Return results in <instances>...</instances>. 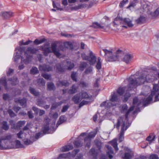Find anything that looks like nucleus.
I'll list each match as a JSON object with an SVG mask.
<instances>
[{
    "instance_id": "nucleus-49",
    "label": "nucleus",
    "mask_w": 159,
    "mask_h": 159,
    "mask_svg": "<svg viewBox=\"0 0 159 159\" xmlns=\"http://www.w3.org/2000/svg\"><path fill=\"white\" fill-rule=\"evenodd\" d=\"M30 73L32 74H35L39 72L37 68L36 67H33L30 70Z\"/></svg>"
},
{
    "instance_id": "nucleus-46",
    "label": "nucleus",
    "mask_w": 159,
    "mask_h": 159,
    "mask_svg": "<svg viewBox=\"0 0 159 159\" xmlns=\"http://www.w3.org/2000/svg\"><path fill=\"white\" fill-rule=\"evenodd\" d=\"M111 145L114 147L116 151L118 150V148L117 147V144L116 141L115 140L111 142Z\"/></svg>"
},
{
    "instance_id": "nucleus-37",
    "label": "nucleus",
    "mask_w": 159,
    "mask_h": 159,
    "mask_svg": "<svg viewBox=\"0 0 159 159\" xmlns=\"http://www.w3.org/2000/svg\"><path fill=\"white\" fill-rule=\"evenodd\" d=\"M30 91L31 93L35 96H38L39 95V93L36 91V90L33 88L30 87Z\"/></svg>"
},
{
    "instance_id": "nucleus-20",
    "label": "nucleus",
    "mask_w": 159,
    "mask_h": 159,
    "mask_svg": "<svg viewBox=\"0 0 159 159\" xmlns=\"http://www.w3.org/2000/svg\"><path fill=\"white\" fill-rule=\"evenodd\" d=\"M13 13L11 12H5L2 13V16L5 19L10 18L12 16Z\"/></svg>"
},
{
    "instance_id": "nucleus-57",
    "label": "nucleus",
    "mask_w": 159,
    "mask_h": 159,
    "mask_svg": "<svg viewBox=\"0 0 159 159\" xmlns=\"http://www.w3.org/2000/svg\"><path fill=\"white\" fill-rule=\"evenodd\" d=\"M77 76V73L75 72L72 73L71 75V78L74 81H76V77Z\"/></svg>"
},
{
    "instance_id": "nucleus-30",
    "label": "nucleus",
    "mask_w": 159,
    "mask_h": 159,
    "mask_svg": "<svg viewBox=\"0 0 159 159\" xmlns=\"http://www.w3.org/2000/svg\"><path fill=\"white\" fill-rule=\"evenodd\" d=\"M15 101L16 102H19L20 105L23 107H25L26 106V101L25 98H23L22 99L19 100H18L16 99Z\"/></svg>"
},
{
    "instance_id": "nucleus-36",
    "label": "nucleus",
    "mask_w": 159,
    "mask_h": 159,
    "mask_svg": "<svg viewBox=\"0 0 159 159\" xmlns=\"http://www.w3.org/2000/svg\"><path fill=\"white\" fill-rule=\"evenodd\" d=\"M92 27L94 28H103L104 26L103 25H101L97 22H95L93 23Z\"/></svg>"
},
{
    "instance_id": "nucleus-47",
    "label": "nucleus",
    "mask_w": 159,
    "mask_h": 159,
    "mask_svg": "<svg viewBox=\"0 0 159 159\" xmlns=\"http://www.w3.org/2000/svg\"><path fill=\"white\" fill-rule=\"evenodd\" d=\"M45 39H43L40 40H38L37 39H36L34 42V44H39L42 43L44 42Z\"/></svg>"
},
{
    "instance_id": "nucleus-42",
    "label": "nucleus",
    "mask_w": 159,
    "mask_h": 159,
    "mask_svg": "<svg viewBox=\"0 0 159 159\" xmlns=\"http://www.w3.org/2000/svg\"><path fill=\"white\" fill-rule=\"evenodd\" d=\"M53 6L54 8H56L57 10L61 11L62 9L60 7V4L59 3L55 4L54 1H53Z\"/></svg>"
},
{
    "instance_id": "nucleus-52",
    "label": "nucleus",
    "mask_w": 159,
    "mask_h": 159,
    "mask_svg": "<svg viewBox=\"0 0 159 159\" xmlns=\"http://www.w3.org/2000/svg\"><path fill=\"white\" fill-rule=\"evenodd\" d=\"M57 71L60 72H63L64 70V69L59 64H57L56 65Z\"/></svg>"
},
{
    "instance_id": "nucleus-15",
    "label": "nucleus",
    "mask_w": 159,
    "mask_h": 159,
    "mask_svg": "<svg viewBox=\"0 0 159 159\" xmlns=\"http://www.w3.org/2000/svg\"><path fill=\"white\" fill-rule=\"evenodd\" d=\"M133 57L132 55L126 54H125L123 59V61L126 63H128L131 60Z\"/></svg>"
},
{
    "instance_id": "nucleus-34",
    "label": "nucleus",
    "mask_w": 159,
    "mask_h": 159,
    "mask_svg": "<svg viewBox=\"0 0 159 159\" xmlns=\"http://www.w3.org/2000/svg\"><path fill=\"white\" fill-rule=\"evenodd\" d=\"M64 45L65 48L71 49L73 46L71 42H66L64 43Z\"/></svg>"
},
{
    "instance_id": "nucleus-27",
    "label": "nucleus",
    "mask_w": 159,
    "mask_h": 159,
    "mask_svg": "<svg viewBox=\"0 0 159 159\" xmlns=\"http://www.w3.org/2000/svg\"><path fill=\"white\" fill-rule=\"evenodd\" d=\"M146 20V18L143 16H141L139 18L136 20V22L137 24H141L145 22Z\"/></svg>"
},
{
    "instance_id": "nucleus-50",
    "label": "nucleus",
    "mask_w": 159,
    "mask_h": 159,
    "mask_svg": "<svg viewBox=\"0 0 159 159\" xmlns=\"http://www.w3.org/2000/svg\"><path fill=\"white\" fill-rule=\"evenodd\" d=\"M45 102L44 101L40 99H39L37 101L36 104L39 106H42L45 104Z\"/></svg>"
},
{
    "instance_id": "nucleus-59",
    "label": "nucleus",
    "mask_w": 159,
    "mask_h": 159,
    "mask_svg": "<svg viewBox=\"0 0 159 159\" xmlns=\"http://www.w3.org/2000/svg\"><path fill=\"white\" fill-rule=\"evenodd\" d=\"M134 106H133L131 107L126 112L125 114V117L127 118L128 116L129 113L134 109Z\"/></svg>"
},
{
    "instance_id": "nucleus-61",
    "label": "nucleus",
    "mask_w": 159,
    "mask_h": 159,
    "mask_svg": "<svg viewBox=\"0 0 159 159\" xmlns=\"http://www.w3.org/2000/svg\"><path fill=\"white\" fill-rule=\"evenodd\" d=\"M89 102L88 101L83 100L80 103L79 107H81L84 105L87 104Z\"/></svg>"
},
{
    "instance_id": "nucleus-60",
    "label": "nucleus",
    "mask_w": 159,
    "mask_h": 159,
    "mask_svg": "<svg viewBox=\"0 0 159 159\" xmlns=\"http://www.w3.org/2000/svg\"><path fill=\"white\" fill-rule=\"evenodd\" d=\"M62 103V102H60L54 103L52 105L51 108L52 109H54L56 108L57 107L61 105Z\"/></svg>"
},
{
    "instance_id": "nucleus-8",
    "label": "nucleus",
    "mask_w": 159,
    "mask_h": 159,
    "mask_svg": "<svg viewBox=\"0 0 159 159\" xmlns=\"http://www.w3.org/2000/svg\"><path fill=\"white\" fill-rule=\"evenodd\" d=\"M105 53L104 56L107 55L106 59L109 61H113L118 60V57L117 56H113L112 55V52L111 50H108L107 49H104L102 50Z\"/></svg>"
},
{
    "instance_id": "nucleus-6",
    "label": "nucleus",
    "mask_w": 159,
    "mask_h": 159,
    "mask_svg": "<svg viewBox=\"0 0 159 159\" xmlns=\"http://www.w3.org/2000/svg\"><path fill=\"white\" fill-rule=\"evenodd\" d=\"M116 21H119L121 26L125 28H127L128 26L131 27L133 26V24L132 22V21L128 18H125L123 19L117 17L115 19L114 21V23L115 24H116L115 22Z\"/></svg>"
},
{
    "instance_id": "nucleus-16",
    "label": "nucleus",
    "mask_w": 159,
    "mask_h": 159,
    "mask_svg": "<svg viewBox=\"0 0 159 159\" xmlns=\"http://www.w3.org/2000/svg\"><path fill=\"white\" fill-rule=\"evenodd\" d=\"M81 136L80 135L78 137L77 139L75 141L74 143V145L76 147H80L83 145V143L82 141L83 140V139H81Z\"/></svg>"
},
{
    "instance_id": "nucleus-13",
    "label": "nucleus",
    "mask_w": 159,
    "mask_h": 159,
    "mask_svg": "<svg viewBox=\"0 0 159 159\" xmlns=\"http://www.w3.org/2000/svg\"><path fill=\"white\" fill-rule=\"evenodd\" d=\"M22 50L20 48L19 49L17 48L16 49V53L14 54V61H16L18 59L20 58V53L22 52Z\"/></svg>"
},
{
    "instance_id": "nucleus-14",
    "label": "nucleus",
    "mask_w": 159,
    "mask_h": 159,
    "mask_svg": "<svg viewBox=\"0 0 159 159\" xmlns=\"http://www.w3.org/2000/svg\"><path fill=\"white\" fill-rule=\"evenodd\" d=\"M39 68L40 70L47 71H51L52 69V68L51 67L45 65L40 66Z\"/></svg>"
},
{
    "instance_id": "nucleus-4",
    "label": "nucleus",
    "mask_w": 159,
    "mask_h": 159,
    "mask_svg": "<svg viewBox=\"0 0 159 159\" xmlns=\"http://www.w3.org/2000/svg\"><path fill=\"white\" fill-rule=\"evenodd\" d=\"M38 50L36 48L31 47H29L25 52V55L26 56L25 60L23 59V58L21 57V61L26 64H28L31 61V56L30 54L36 53Z\"/></svg>"
},
{
    "instance_id": "nucleus-12",
    "label": "nucleus",
    "mask_w": 159,
    "mask_h": 159,
    "mask_svg": "<svg viewBox=\"0 0 159 159\" xmlns=\"http://www.w3.org/2000/svg\"><path fill=\"white\" fill-rule=\"evenodd\" d=\"M82 100V98L80 96V93H79L74 95L72 98V101L75 104L78 103Z\"/></svg>"
},
{
    "instance_id": "nucleus-39",
    "label": "nucleus",
    "mask_w": 159,
    "mask_h": 159,
    "mask_svg": "<svg viewBox=\"0 0 159 159\" xmlns=\"http://www.w3.org/2000/svg\"><path fill=\"white\" fill-rule=\"evenodd\" d=\"M74 64L73 63L70 61L67 62L66 67L68 70H71L74 67Z\"/></svg>"
},
{
    "instance_id": "nucleus-26",
    "label": "nucleus",
    "mask_w": 159,
    "mask_h": 159,
    "mask_svg": "<svg viewBox=\"0 0 159 159\" xmlns=\"http://www.w3.org/2000/svg\"><path fill=\"white\" fill-rule=\"evenodd\" d=\"M132 157V153L131 151H129L128 152H125L124 156H122V157L123 159H130Z\"/></svg>"
},
{
    "instance_id": "nucleus-11",
    "label": "nucleus",
    "mask_w": 159,
    "mask_h": 159,
    "mask_svg": "<svg viewBox=\"0 0 159 159\" xmlns=\"http://www.w3.org/2000/svg\"><path fill=\"white\" fill-rule=\"evenodd\" d=\"M88 5L85 3L79 4L77 6L71 7L70 9L72 11L77 10L79 9H82L86 8L87 7Z\"/></svg>"
},
{
    "instance_id": "nucleus-64",
    "label": "nucleus",
    "mask_w": 159,
    "mask_h": 159,
    "mask_svg": "<svg viewBox=\"0 0 159 159\" xmlns=\"http://www.w3.org/2000/svg\"><path fill=\"white\" fill-rule=\"evenodd\" d=\"M150 159H159V158L157 155L152 154L150 156Z\"/></svg>"
},
{
    "instance_id": "nucleus-9",
    "label": "nucleus",
    "mask_w": 159,
    "mask_h": 159,
    "mask_svg": "<svg viewBox=\"0 0 159 159\" xmlns=\"http://www.w3.org/2000/svg\"><path fill=\"white\" fill-rule=\"evenodd\" d=\"M11 138V135L10 134H7L2 136L0 138V149L1 150L6 149L7 146H6L5 142H2V141L8 140Z\"/></svg>"
},
{
    "instance_id": "nucleus-7",
    "label": "nucleus",
    "mask_w": 159,
    "mask_h": 159,
    "mask_svg": "<svg viewBox=\"0 0 159 159\" xmlns=\"http://www.w3.org/2000/svg\"><path fill=\"white\" fill-rule=\"evenodd\" d=\"M97 131L92 132L87 134V133H83L80 134V136L85 137L84 139V142L86 143L85 146L89 148L90 146L91 139L93 138L97 134Z\"/></svg>"
},
{
    "instance_id": "nucleus-54",
    "label": "nucleus",
    "mask_w": 159,
    "mask_h": 159,
    "mask_svg": "<svg viewBox=\"0 0 159 159\" xmlns=\"http://www.w3.org/2000/svg\"><path fill=\"white\" fill-rule=\"evenodd\" d=\"M65 117L63 116H61L59 118V120L57 123V125H60L65 120Z\"/></svg>"
},
{
    "instance_id": "nucleus-45",
    "label": "nucleus",
    "mask_w": 159,
    "mask_h": 159,
    "mask_svg": "<svg viewBox=\"0 0 159 159\" xmlns=\"http://www.w3.org/2000/svg\"><path fill=\"white\" fill-rule=\"evenodd\" d=\"M128 2L129 1L128 0H123L120 2L119 5V7L120 8H122L124 5L126 3H128Z\"/></svg>"
},
{
    "instance_id": "nucleus-33",
    "label": "nucleus",
    "mask_w": 159,
    "mask_h": 159,
    "mask_svg": "<svg viewBox=\"0 0 159 159\" xmlns=\"http://www.w3.org/2000/svg\"><path fill=\"white\" fill-rule=\"evenodd\" d=\"M87 64L85 62H81L79 66L80 70L81 71H83L84 68L87 66Z\"/></svg>"
},
{
    "instance_id": "nucleus-41",
    "label": "nucleus",
    "mask_w": 159,
    "mask_h": 159,
    "mask_svg": "<svg viewBox=\"0 0 159 159\" xmlns=\"http://www.w3.org/2000/svg\"><path fill=\"white\" fill-rule=\"evenodd\" d=\"M93 68L92 67H90L87 68L84 72L85 74H89L92 73Z\"/></svg>"
},
{
    "instance_id": "nucleus-55",
    "label": "nucleus",
    "mask_w": 159,
    "mask_h": 159,
    "mask_svg": "<svg viewBox=\"0 0 159 159\" xmlns=\"http://www.w3.org/2000/svg\"><path fill=\"white\" fill-rule=\"evenodd\" d=\"M141 103V102H139L137 98H135L133 99V104L134 105H139Z\"/></svg>"
},
{
    "instance_id": "nucleus-63",
    "label": "nucleus",
    "mask_w": 159,
    "mask_h": 159,
    "mask_svg": "<svg viewBox=\"0 0 159 159\" xmlns=\"http://www.w3.org/2000/svg\"><path fill=\"white\" fill-rule=\"evenodd\" d=\"M8 113L9 114L10 116L11 117L15 116L16 115L13 111L9 109L8 111Z\"/></svg>"
},
{
    "instance_id": "nucleus-31",
    "label": "nucleus",
    "mask_w": 159,
    "mask_h": 159,
    "mask_svg": "<svg viewBox=\"0 0 159 159\" xmlns=\"http://www.w3.org/2000/svg\"><path fill=\"white\" fill-rule=\"evenodd\" d=\"M48 89L51 91L54 90L55 89V87L54 84L52 82H48L47 84Z\"/></svg>"
},
{
    "instance_id": "nucleus-38",
    "label": "nucleus",
    "mask_w": 159,
    "mask_h": 159,
    "mask_svg": "<svg viewBox=\"0 0 159 159\" xmlns=\"http://www.w3.org/2000/svg\"><path fill=\"white\" fill-rule=\"evenodd\" d=\"M89 154L95 158H96L97 155V153L94 148L91 149L89 152Z\"/></svg>"
},
{
    "instance_id": "nucleus-25",
    "label": "nucleus",
    "mask_w": 159,
    "mask_h": 159,
    "mask_svg": "<svg viewBox=\"0 0 159 159\" xmlns=\"http://www.w3.org/2000/svg\"><path fill=\"white\" fill-rule=\"evenodd\" d=\"M155 137V135L154 133H151L147 138L146 140L148 141L149 143L150 144L152 141L154 140Z\"/></svg>"
},
{
    "instance_id": "nucleus-21",
    "label": "nucleus",
    "mask_w": 159,
    "mask_h": 159,
    "mask_svg": "<svg viewBox=\"0 0 159 159\" xmlns=\"http://www.w3.org/2000/svg\"><path fill=\"white\" fill-rule=\"evenodd\" d=\"M148 13L151 15L152 17H155L159 15V8H158L154 12H151L150 11H148Z\"/></svg>"
},
{
    "instance_id": "nucleus-18",
    "label": "nucleus",
    "mask_w": 159,
    "mask_h": 159,
    "mask_svg": "<svg viewBox=\"0 0 159 159\" xmlns=\"http://www.w3.org/2000/svg\"><path fill=\"white\" fill-rule=\"evenodd\" d=\"M4 86L6 89H7L6 79L5 77L2 78L0 80V90L1 89L2 86Z\"/></svg>"
},
{
    "instance_id": "nucleus-10",
    "label": "nucleus",
    "mask_w": 159,
    "mask_h": 159,
    "mask_svg": "<svg viewBox=\"0 0 159 159\" xmlns=\"http://www.w3.org/2000/svg\"><path fill=\"white\" fill-rule=\"evenodd\" d=\"M96 60L97 58L96 56L91 51H90L89 53V57L88 60L89 61L90 65H94L96 61Z\"/></svg>"
},
{
    "instance_id": "nucleus-5",
    "label": "nucleus",
    "mask_w": 159,
    "mask_h": 159,
    "mask_svg": "<svg viewBox=\"0 0 159 159\" xmlns=\"http://www.w3.org/2000/svg\"><path fill=\"white\" fill-rule=\"evenodd\" d=\"M111 98L110 99V101H108L104 102L100 104V106L102 107H104L105 108H109L112 106H115L116 103H112L111 102H117L118 100V96L115 93L111 95Z\"/></svg>"
},
{
    "instance_id": "nucleus-48",
    "label": "nucleus",
    "mask_w": 159,
    "mask_h": 159,
    "mask_svg": "<svg viewBox=\"0 0 159 159\" xmlns=\"http://www.w3.org/2000/svg\"><path fill=\"white\" fill-rule=\"evenodd\" d=\"M10 81L13 85H16L18 83V81L16 77L14 78L13 79L10 80Z\"/></svg>"
},
{
    "instance_id": "nucleus-40",
    "label": "nucleus",
    "mask_w": 159,
    "mask_h": 159,
    "mask_svg": "<svg viewBox=\"0 0 159 159\" xmlns=\"http://www.w3.org/2000/svg\"><path fill=\"white\" fill-rule=\"evenodd\" d=\"M37 82L40 86H44L45 85V82L43 78L38 79L37 80Z\"/></svg>"
},
{
    "instance_id": "nucleus-44",
    "label": "nucleus",
    "mask_w": 159,
    "mask_h": 159,
    "mask_svg": "<svg viewBox=\"0 0 159 159\" xmlns=\"http://www.w3.org/2000/svg\"><path fill=\"white\" fill-rule=\"evenodd\" d=\"M2 128L3 129L7 130L9 129V126L7 124V122L3 121L2 123Z\"/></svg>"
},
{
    "instance_id": "nucleus-2",
    "label": "nucleus",
    "mask_w": 159,
    "mask_h": 159,
    "mask_svg": "<svg viewBox=\"0 0 159 159\" xmlns=\"http://www.w3.org/2000/svg\"><path fill=\"white\" fill-rule=\"evenodd\" d=\"M115 126L117 129H119L120 126H121V129L119 134V142H121L124 139V132L129 125V124L126 123H125V121H123L122 118L120 117L118 118L117 123L116 125H115Z\"/></svg>"
},
{
    "instance_id": "nucleus-22",
    "label": "nucleus",
    "mask_w": 159,
    "mask_h": 159,
    "mask_svg": "<svg viewBox=\"0 0 159 159\" xmlns=\"http://www.w3.org/2000/svg\"><path fill=\"white\" fill-rule=\"evenodd\" d=\"M80 93V96L82 99L89 98V99H90L92 98L91 96H89L87 93L85 92L82 91Z\"/></svg>"
},
{
    "instance_id": "nucleus-23",
    "label": "nucleus",
    "mask_w": 159,
    "mask_h": 159,
    "mask_svg": "<svg viewBox=\"0 0 159 159\" xmlns=\"http://www.w3.org/2000/svg\"><path fill=\"white\" fill-rule=\"evenodd\" d=\"M70 156V153H62L59 154L58 157V159H63L66 158H68Z\"/></svg>"
},
{
    "instance_id": "nucleus-24",
    "label": "nucleus",
    "mask_w": 159,
    "mask_h": 159,
    "mask_svg": "<svg viewBox=\"0 0 159 159\" xmlns=\"http://www.w3.org/2000/svg\"><path fill=\"white\" fill-rule=\"evenodd\" d=\"M107 148L108 149V151L107 152V153L108 156L109 158L111 159L113 157V156L111 154L113 153V151L111 147L109 146H106Z\"/></svg>"
},
{
    "instance_id": "nucleus-51",
    "label": "nucleus",
    "mask_w": 159,
    "mask_h": 159,
    "mask_svg": "<svg viewBox=\"0 0 159 159\" xmlns=\"http://www.w3.org/2000/svg\"><path fill=\"white\" fill-rule=\"evenodd\" d=\"M25 123V121H19L17 124V126L16 128H18L20 127L23 126Z\"/></svg>"
},
{
    "instance_id": "nucleus-1",
    "label": "nucleus",
    "mask_w": 159,
    "mask_h": 159,
    "mask_svg": "<svg viewBox=\"0 0 159 159\" xmlns=\"http://www.w3.org/2000/svg\"><path fill=\"white\" fill-rule=\"evenodd\" d=\"M154 78L152 72L150 71H144L140 76L136 80H134L130 77L128 80L129 83L128 90H130L131 88L134 87L137 85H141L144 83L145 81L147 82L152 81Z\"/></svg>"
},
{
    "instance_id": "nucleus-32",
    "label": "nucleus",
    "mask_w": 159,
    "mask_h": 159,
    "mask_svg": "<svg viewBox=\"0 0 159 159\" xmlns=\"http://www.w3.org/2000/svg\"><path fill=\"white\" fill-rule=\"evenodd\" d=\"M49 130V126L48 124L47 123L45 125H44L42 128V130L43 133L48 134V130Z\"/></svg>"
},
{
    "instance_id": "nucleus-62",
    "label": "nucleus",
    "mask_w": 159,
    "mask_h": 159,
    "mask_svg": "<svg viewBox=\"0 0 159 159\" xmlns=\"http://www.w3.org/2000/svg\"><path fill=\"white\" fill-rule=\"evenodd\" d=\"M23 133L22 131H20L19 133L17 134V137L19 139L23 138Z\"/></svg>"
},
{
    "instance_id": "nucleus-17",
    "label": "nucleus",
    "mask_w": 159,
    "mask_h": 159,
    "mask_svg": "<svg viewBox=\"0 0 159 159\" xmlns=\"http://www.w3.org/2000/svg\"><path fill=\"white\" fill-rule=\"evenodd\" d=\"M73 148V147L72 145H68L61 147V150L63 152H67L72 149Z\"/></svg>"
},
{
    "instance_id": "nucleus-3",
    "label": "nucleus",
    "mask_w": 159,
    "mask_h": 159,
    "mask_svg": "<svg viewBox=\"0 0 159 159\" xmlns=\"http://www.w3.org/2000/svg\"><path fill=\"white\" fill-rule=\"evenodd\" d=\"M57 47V45L55 43L52 44L51 48L49 47V43H46L42 47V50L43 51V54L45 56H47L49 53L53 52L57 57H59L61 54Z\"/></svg>"
},
{
    "instance_id": "nucleus-56",
    "label": "nucleus",
    "mask_w": 159,
    "mask_h": 159,
    "mask_svg": "<svg viewBox=\"0 0 159 159\" xmlns=\"http://www.w3.org/2000/svg\"><path fill=\"white\" fill-rule=\"evenodd\" d=\"M130 96V94L128 93L127 92L124 95V98L123 100V101L125 102H126Z\"/></svg>"
},
{
    "instance_id": "nucleus-28",
    "label": "nucleus",
    "mask_w": 159,
    "mask_h": 159,
    "mask_svg": "<svg viewBox=\"0 0 159 159\" xmlns=\"http://www.w3.org/2000/svg\"><path fill=\"white\" fill-rule=\"evenodd\" d=\"M139 1L138 0H133L130 1L129 5L127 7V9H129L130 7H134L138 3Z\"/></svg>"
},
{
    "instance_id": "nucleus-58",
    "label": "nucleus",
    "mask_w": 159,
    "mask_h": 159,
    "mask_svg": "<svg viewBox=\"0 0 159 159\" xmlns=\"http://www.w3.org/2000/svg\"><path fill=\"white\" fill-rule=\"evenodd\" d=\"M16 147L18 148H22L23 147V145H22L20 141L16 140L15 141Z\"/></svg>"
},
{
    "instance_id": "nucleus-29",
    "label": "nucleus",
    "mask_w": 159,
    "mask_h": 159,
    "mask_svg": "<svg viewBox=\"0 0 159 159\" xmlns=\"http://www.w3.org/2000/svg\"><path fill=\"white\" fill-rule=\"evenodd\" d=\"M57 85L58 86H68L69 85V83L67 82L66 81H58Z\"/></svg>"
},
{
    "instance_id": "nucleus-35",
    "label": "nucleus",
    "mask_w": 159,
    "mask_h": 159,
    "mask_svg": "<svg viewBox=\"0 0 159 159\" xmlns=\"http://www.w3.org/2000/svg\"><path fill=\"white\" fill-rule=\"evenodd\" d=\"M101 60V59L100 57H99L98 58V61L96 66V67L98 70H100L102 67Z\"/></svg>"
},
{
    "instance_id": "nucleus-19",
    "label": "nucleus",
    "mask_w": 159,
    "mask_h": 159,
    "mask_svg": "<svg viewBox=\"0 0 159 159\" xmlns=\"http://www.w3.org/2000/svg\"><path fill=\"white\" fill-rule=\"evenodd\" d=\"M77 87L75 85H73L71 88L68 90V93L70 94H74L77 92Z\"/></svg>"
},
{
    "instance_id": "nucleus-43",
    "label": "nucleus",
    "mask_w": 159,
    "mask_h": 159,
    "mask_svg": "<svg viewBox=\"0 0 159 159\" xmlns=\"http://www.w3.org/2000/svg\"><path fill=\"white\" fill-rule=\"evenodd\" d=\"M125 87L122 88V87H120L117 90V92L120 95H121L123 94L124 92V90L126 89Z\"/></svg>"
},
{
    "instance_id": "nucleus-53",
    "label": "nucleus",
    "mask_w": 159,
    "mask_h": 159,
    "mask_svg": "<svg viewBox=\"0 0 159 159\" xmlns=\"http://www.w3.org/2000/svg\"><path fill=\"white\" fill-rule=\"evenodd\" d=\"M42 76L46 80H51V75H48L47 74H43L42 75Z\"/></svg>"
}]
</instances>
